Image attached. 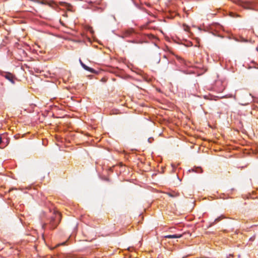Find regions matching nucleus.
<instances>
[{
	"instance_id": "f257e3e1",
	"label": "nucleus",
	"mask_w": 258,
	"mask_h": 258,
	"mask_svg": "<svg viewBox=\"0 0 258 258\" xmlns=\"http://www.w3.org/2000/svg\"><path fill=\"white\" fill-rule=\"evenodd\" d=\"M60 218L61 216L59 213H57L55 214L54 217H52L50 221V224L51 228L54 229L56 227L60 221Z\"/></svg>"
},
{
	"instance_id": "6e6552de",
	"label": "nucleus",
	"mask_w": 258,
	"mask_h": 258,
	"mask_svg": "<svg viewBox=\"0 0 258 258\" xmlns=\"http://www.w3.org/2000/svg\"><path fill=\"white\" fill-rule=\"evenodd\" d=\"M166 194L168 195L169 197H172V198L178 197L179 196V194H177V193L172 194L171 192H167V193H166Z\"/></svg>"
},
{
	"instance_id": "1a4fd4ad",
	"label": "nucleus",
	"mask_w": 258,
	"mask_h": 258,
	"mask_svg": "<svg viewBox=\"0 0 258 258\" xmlns=\"http://www.w3.org/2000/svg\"><path fill=\"white\" fill-rule=\"evenodd\" d=\"M221 219H222V218L221 217H219L216 218L215 220V221L210 224V226H211L212 225H213V224H214L216 222H218L220 221Z\"/></svg>"
},
{
	"instance_id": "ddd939ff",
	"label": "nucleus",
	"mask_w": 258,
	"mask_h": 258,
	"mask_svg": "<svg viewBox=\"0 0 258 258\" xmlns=\"http://www.w3.org/2000/svg\"><path fill=\"white\" fill-rule=\"evenodd\" d=\"M52 4H54L55 5H56L55 4V3L54 2H51L49 5L50 6H51V5H52Z\"/></svg>"
},
{
	"instance_id": "f8f14e48",
	"label": "nucleus",
	"mask_w": 258,
	"mask_h": 258,
	"mask_svg": "<svg viewBox=\"0 0 258 258\" xmlns=\"http://www.w3.org/2000/svg\"><path fill=\"white\" fill-rule=\"evenodd\" d=\"M152 140H153V139L152 138H149L148 140L149 143H151Z\"/></svg>"
},
{
	"instance_id": "2eb2a0df",
	"label": "nucleus",
	"mask_w": 258,
	"mask_h": 258,
	"mask_svg": "<svg viewBox=\"0 0 258 258\" xmlns=\"http://www.w3.org/2000/svg\"><path fill=\"white\" fill-rule=\"evenodd\" d=\"M2 142V137H1V136H0V144H1Z\"/></svg>"
},
{
	"instance_id": "f3484780",
	"label": "nucleus",
	"mask_w": 258,
	"mask_h": 258,
	"mask_svg": "<svg viewBox=\"0 0 258 258\" xmlns=\"http://www.w3.org/2000/svg\"><path fill=\"white\" fill-rule=\"evenodd\" d=\"M231 17H234L233 15L231 14L230 15Z\"/></svg>"
},
{
	"instance_id": "423d86ee",
	"label": "nucleus",
	"mask_w": 258,
	"mask_h": 258,
	"mask_svg": "<svg viewBox=\"0 0 258 258\" xmlns=\"http://www.w3.org/2000/svg\"><path fill=\"white\" fill-rule=\"evenodd\" d=\"M182 236V235L181 234H174V235H168L165 236V238H180Z\"/></svg>"
},
{
	"instance_id": "a211bd4d",
	"label": "nucleus",
	"mask_w": 258,
	"mask_h": 258,
	"mask_svg": "<svg viewBox=\"0 0 258 258\" xmlns=\"http://www.w3.org/2000/svg\"><path fill=\"white\" fill-rule=\"evenodd\" d=\"M179 181H181V178H179Z\"/></svg>"
},
{
	"instance_id": "4468645a",
	"label": "nucleus",
	"mask_w": 258,
	"mask_h": 258,
	"mask_svg": "<svg viewBox=\"0 0 258 258\" xmlns=\"http://www.w3.org/2000/svg\"><path fill=\"white\" fill-rule=\"evenodd\" d=\"M160 58H158L157 59V63H159L160 62Z\"/></svg>"
},
{
	"instance_id": "dca6fc26",
	"label": "nucleus",
	"mask_w": 258,
	"mask_h": 258,
	"mask_svg": "<svg viewBox=\"0 0 258 258\" xmlns=\"http://www.w3.org/2000/svg\"><path fill=\"white\" fill-rule=\"evenodd\" d=\"M248 104H249V102L245 103V104H242V105H246Z\"/></svg>"
},
{
	"instance_id": "39448f33",
	"label": "nucleus",
	"mask_w": 258,
	"mask_h": 258,
	"mask_svg": "<svg viewBox=\"0 0 258 258\" xmlns=\"http://www.w3.org/2000/svg\"><path fill=\"white\" fill-rule=\"evenodd\" d=\"M5 77L10 82H11L12 84H14L15 83V81H14V77L13 76V75L10 73H7L5 76Z\"/></svg>"
},
{
	"instance_id": "9d476101",
	"label": "nucleus",
	"mask_w": 258,
	"mask_h": 258,
	"mask_svg": "<svg viewBox=\"0 0 258 258\" xmlns=\"http://www.w3.org/2000/svg\"><path fill=\"white\" fill-rule=\"evenodd\" d=\"M59 5L60 6H64V7H68L70 6V5L66 2H60L59 3Z\"/></svg>"
},
{
	"instance_id": "7ed1b4c3",
	"label": "nucleus",
	"mask_w": 258,
	"mask_h": 258,
	"mask_svg": "<svg viewBox=\"0 0 258 258\" xmlns=\"http://www.w3.org/2000/svg\"><path fill=\"white\" fill-rule=\"evenodd\" d=\"M80 62L82 66V67L85 70H87V71H88L89 72H90L91 73H96V71L94 70L92 68H91L88 66H87L86 64H85L81 59H80Z\"/></svg>"
},
{
	"instance_id": "9b49d317",
	"label": "nucleus",
	"mask_w": 258,
	"mask_h": 258,
	"mask_svg": "<svg viewBox=\"0 0 258 258\" xmlns=\"http://www.w3.org/2000/svg\"><path fill=\"white\" fill-rule=\"evenodd\" d=\"M178 59L180 61V62L184 63V60L182 58L178 57Z\"/></svg>"
},
{
	"instance_id": "20e7f679",
	"label": "nucleus",
	"mask_w": 258,
	"mask_h": 258,
	"mask_svg": "<svg viewBox=\"0 0 258 258\" xmlns=\"http://www.w3.org/2000/svg\"><path fill=\"white\" fill-rule=\"evenodd\" d=\"M134 32V30L133 29H129L124 31L123 33V37H126L130 36Z\"/></svg>"
},
{
	"instance_id": "f03ea898",
	"label": "nucleus",
	"mask_w": 258,
	"mask_h": 258,
	"mask_svg": "<svg viewBox=\"0 0 258 258\" xmlns=\"http://www.w3.org/2000/svg\"><path fill=\"white\" fill-rule=\"evenodd\" d=\"M236 4L238 5L241 6L245 9H247V10L252 9V3L248 2H243V1H241L240 0H238L236 2Z\"/></svg>"
},
{
	"instance_id": "0eeeda50",
	"label": "nucleus",
	"mask_w": 258,
	"mask_h": 258,
	"mask_svg": "<svg viewBox=\"0 0 258 258\" xmlns=\"http://www.w3.org/2000/svg\"><path fill=\"white\" fill-rule=\"evenodd\" d=\"M191 171L195 172H197V173H199V172H202V168L200 167H195L194 168H192L191 169H189L188 170V172H191Z\"/></svg>"
}]
</instances>
